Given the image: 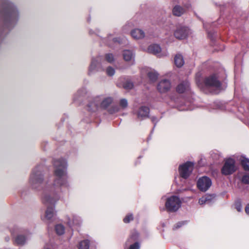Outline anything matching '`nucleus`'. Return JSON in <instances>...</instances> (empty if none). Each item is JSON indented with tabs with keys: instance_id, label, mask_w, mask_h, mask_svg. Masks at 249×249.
<instances>
[{
	"instance_id": "a19ab883",
	"label": "nucleus",
	"mask_w": 249,
	"mask_h": 249,
	"mask_svg": "<svg viewBox=\"0 0 249 249\" xmlns=\"http://www.w3.org/2000/svg\"><path fill=\"white\" fill-rule=\"evenodd\" d=\"M236 209L238 211V212H240L242 210V207L241 206L239 205V206H237L236 207Z\"/></svg>"
},
{
	"instance_id": "423d86ee",
	"label": "nucleus",
	"mask_w": 249,
	"mask_h": 249,
	"mask_svg": "<svg viewBox=\"0 0 249 249\" xmlns=\"http://www.w3.org/2000/svg\"><path fill=\"white\" fill-rule=\"evenodd\" d=\"M191 34V32L188 28L179 25L177 27L174 32V36L178 39H183L186 38Z\"/></svg>"
},
{
	"instance_id": "7ed1b4c3",
	"label": "nucleus",
	"mask_w": 249,
	"mask_h": 249,
	"mask_svg": "<svg viewBox=\"0 0 249 249\" xmlns=\"http://www.w3.org/2000/svg\"><path fill=\"white\" fill-rule=\"evenodd\" d=\"M147 51L158 57H162L167 56L168 53L166 50H162L158 44H152L148 46Z\"/></svg>"
},
{
	"instance_id": "a211bd4d",
	"label": "nucleus",
	"mask_w": 249,
	"mask_h": 249,
	"mask_svg": "<svg viewBox=\"0 0 249 249\" xmlns=\"http://www.w3.org/2000/svg\"><path fill=\"white\" fill-rule=\"evenodd\" d=\"M81 223V218L76 215H72L71 217L69 218L68 221V224L70 227H72L75 225H78Z\"/></svg>"
},
{
	"instance_id": "7c9ffc66",
	"label": "nucleus",
	"mask_w": 249,
	"mask_h": 249,
	"mask_svg": "<svg viewBox=\"0 0 249 249\" xmlns=\"http://www.w3.org/2000/svg\"><path fill=\"white\" fill-rule=\"evenodd\" d=\"M120 106L122 109L126 108L128 106V102L125 99H122L120 101Z\"/></svg>"
},
{
	"instance_id": "f8f14e48",
	"label": "nucleus",
	"mask_w": 249,
	"mask_h": 249,
	"mask_svg": "<svg viewBox=\"0 0 249 249\" xmlns=\"http://www.w3.org/2000/svg\"><path fill=\"white\" fill-rule=\"evenodd\" d=\"M149 114V108L145 106L140 107L136 112L137 118L140 120H142L148 118Z\"/></svg>"
},
{
	"instance_id": "f704fd0d",
	"label": "nucleus",
	"mask_w": 249,
	"mask_h": 249,
	"mask_svg": "<svg viewBox=\"0 0 249 249\" xmlns=\"http://www.w3.org/2000/svg\"><path fill=\"white\" fill-rule=\"evenodd\" d=\"M133 217L132 214L127 215L124 219V221L125 223H129L130 221L132 220Z\"/></svg>"
},
{
	"instance_id": "9d476101",
	"label": "nucleus",
	"mask_w": 249,
	"mask_h": 249,
	"mask_svg": "<svg viewBox=\"0 0 249 249\" xmlns=\"http://www.w3.org/2000/svg\"><path fill=\"white\" fill-rule=\"evenodd\" d=\"M171 88V83L170 80L166 79L161 80L157 85V89L160 93H166Z\"/></svg>"
},
{
	"instance_id": "4be33fe9",
	"label": "nucleus",
	"mask_w": 249,
	"mask_h": 249,
	"mask_svg": "<svg viewBox=\"0 0 249 249\" xmlns=\"http://www.w3.org/2000/svg\"><path fill=\"white\" fill-rule=\"evenodd\" d=\"M100 60V58L99 57L94 58L92 60L89 68V74H92L94 72V71L96 70L97 65L99 64Z\"/></svg>"
},
{
	"instance_id": "a878e982",
	"label": "nucleus",
	"mask_w": 249,
	"mask_h": 249,
	"mask_svg": "<svg viewBox=\"0 0 249 249\" xmlns=\"http://www.w3.org/2000/svg\"><path fill=\"white\" fill-rule=\"evenodd\" d=\"M241 162L245 170L249 171V160L244 157L242 158Z\"/></svg>"
},
{
	"instance_id": "2eb2a0df",
	"label": "nucleus",
	"mask_w": 249,
	"mask_h": 249,
	"mask_svg": "<svg viewBox=\"0 0 249 249\" xmlns=\"http://www.w3.org/2000/svg\"><path fill=\"white\" fill-rule=\"evenodd\" d=\"M55 215L54 207L53 206H48L45 211L43 220L48 221L52 219Z\"/></svg>"
},
{
	"instance_id": "f257e3e1",
	"label": "nucleus",
	"mask_w": 249,
	"mask_h": 249,
	"mask_svg": "<svg viewBox=\"0 0 249 249\" xmlns=\"http://www.w3.org/2000/svg\"><path fill=\"white\" fill-rule=\"evenodd\" d=\"M54 175L56 178L54 184L60 187H68L69 183L67 178V162L63 159L56 160L54 161Z\"/></svg>"
},
{
	"instance_id": "393cba45",
	"label": "nucleus",
	"mask_w": 249,
	"mask_h": 249,
	"mask_svg": "<svg viewBox=\"0 0 249 249\" xmlns=\"http://www.w3.org/2000/svg\"><path fill=\"white\" fill-rule=\"evenodd\" d=\"M27 238L22 235H19L15 239V242L18 245H23L26 241Z\"/></svg>"
},
{
	"instance_id": "473e14b6",
	"label": "nucleus",
	"mask_w": 249,
	"mask_h": 249,
	"mask_svg": "<svg viewBox=\"0 0 249 249\" xmlns=\"http://www.w3.org/2000/svg\"><path fill=\"white\" fill-rule=\"evenodd\" d=\"M106 73L107 75L111 76L115 73V70L111 67H108L106 70Z\"/></svg>"
},
{
	"instance_id": "58836bf2",
	"label": "nucleus",
	"mask_w": 249,
	"mask_h": 249,
	"mask_svg": "<svg viewBox=\"0 0 249 249\" xmlns=\"http://www.w3.org/2000/svg\"><path fill=\"white\" fill-rule=\"evenodd\" d=\"M245 212L246 213L249 215V204H248L245 208Z\"/></svg>"
},
{
	"instance_id": "f03ea898",
	"label": "nucleus",
	"mask_w": 249,
	"mask_h": 249,
	"mask_svg": "<svg viewBox=\"0 0 249 249\" xmlns=\"http://www.w3.org/2000/svg\"><path fill=\"white\" fill-rule=\"evenodd\" d=\"M181 201L179 198L176 196H172L168 197L165 203V207L168 211L175 212L180 207Z\"/></svg>"
},
{
	"instance_id": "4c0bfd02",
	"label": "nucleus",
	"mask_w": 249,
	"mask_h": 249,
	"mask_svg": "<svg viewBox=\"0 0 249 249\" xmlns=\"http://www.w3.org/2000/svg\"><path fill=\"white\" fill-rule=\"evenodd\" d=\"M138 236V234L137 232H135L134 235H132L131 236V238H132L134 240L137 239Z\"/></svg>"
},
{
	"instance_id": "f3484780",
	"label": "nucleus",
	"mask_w": 249,
	"mask_h": 249,
	"mask_svg": "<svg viewBox=\"0 0 249 249\" xmlns=\"http://www.w3.org/2000/svg\"><path fill=\"white\" fill-rule=\"evenodd\" d=\"M131 35L132 37L135 39H141L144 37L145 34L144 32L141 29H135L131 32Z\"/></svg>"
},
{
	"instance_id": "6ab92c4d",
	"label": "nucleus",
	"mask_w": 249,
	"mask_h": 249,
	"mask_svg": "<svg viewBox=\"0 0 249 249\" xmlns=\"http://www.w3.org/2000/svg\"><path fill=\"white\" fill-rule=\"evenodd\" d=\"M124 59L125 61L130 62L132 63L134 61V56L132 52L129 50H125L123 53Z\"/></svg>"
},
{
	"instance_id": "bb28decb",
	"label": "nucleus",
	"mask_w": 249,
	"mask_h": 249,
	"mask_svg": "<svg viewBox=\"0 0 249 249\" xmlns=\"http://www.w3.org/2000/svg\"><path fill=\"white\" fill-rule=\"evenodd\" d=\"M55 230L58 235H62L64 233L65 228L62 224H57L55 226Z\"/></svg>"
},
{
	"instance_id": "ea45409f",
	"label": "nucleus",
	"mask_w": 249,
	"mask_h": 249,
	"mask_svg": "<svg viewBox=\"0 0 249 249\" xmlns=\"http://www.w3.org/2000/svg\"><path fill=\"white\" fill-rule=\"evenodd\" d=\"M184 6L186 9H189L191 7V4L190 3L184 4Z\"/></svg>"
},
{
	"instance_id": "5701e85b",
	"label": "nucleus",
	"mask_w": 249,
	"mask_h": 249,
	"mask_svg": "<svg viewBox=\"0 0 249 249\" xmlns=\"http://www.w3.org/2000/svg\"><path fill=\"white\" fill-rule=\"evenodd\" d=\"M174 62L177 67H182L184 64L183 56L180 54H176L174 57Z\"/></svg>"
},
{
	"instance_id": "e433bc0d",
	"label": "nucleus",
	"mask_w": 249,
	"mask_h": 249,
	"mask_svg": "<svg viewBox=\"0 0 249 249\" xmlns=\"http://www.w3.org/2000/svg\"><path fill=\"white\" fill-rule=\"evenodd\" d=\"M139 244L138 243H136L133 245H131L129 249H139Z\"/></svg>"
},
{
	"instance_id": "cd10ccee",
	"label": "nucleus",
	"mask_w": 249,
	"mask_h": 249,
	"mask_svg": "<svg viewBox=\"0 0 249 249\" xmlns=\"http://www.w3.org/2000/svg\"><path fill=\"white\" fill-rule=\"evenodd\" d=\"M78 248L79 249H89V241L88 240L81 241L78 244Z\"/></svg>"
},
{
	"instance_id": "20e7f679",
	"label": "nucleus",
	"mask_w": 249,
	"mask_h": 249,
	"mask_svg": "<svg viewBox=\"0 0 249 249\" xmlns=\"http://www.w3.org/2000/svg\"><path fill=\"white\" fill-rule=\"evenodd\" d=\"M236 170L235 161L232 159H229L225 161L221 172L223 175H228L232 174Z\"/></svg>"
},
{
	"instance_id": "72a5a7b5",
	"label": "nucleus",
	"mask_w": 249,
	"mask_h": 249,
	"mask_svg": "<svg viewBox=\"0 0 249 249\" xmlns=\"http://www.w3.org/2000/svg\"><path fill=\"white\" fill-rule=\"evenodd\" d=\"M242 182L245 184H249V175L245 174L244 175L241 179Z\"/></svg>"
},
{
	"instance_id": "9b49d317",
	"label": "nucleus",
	"mask_w": 249,
	"mask_h": 249,
	"mask_svg": "<svg viewBox=\"0 0 249 249\" xmlns=\"http://www.w3.org/2000/svg\"><path fill=\"white\" fill-rule=\"evenodd\" d=\"M43 180V177L41 172L33 171L30 178V182L33 186L36 187V185L41 183Z\"/></svg>"
},
{
	"instance_id": "6e6552de",
	"label": "nucleus",
	"mask_w": 249,
	"mask_h": 249,
	"mask_svg": "<svg viewBox=\"0 0 249 249\" xmlns=\"http://www.w3.org/2000/svg\"><path fill=\"white\" fill-rule=\"evenodd\" d=\"M197 187L201 191H206L212 185V181L207 177H203L197 181Z\"/></svg>"
},
{
	"instance_id": "dca6fc26",
	"label": "nucleus",
	"mask_w": 249,
	"mask_h": 249,
	"mask_svg": "<svg viewBox=\"0 0 249 249\" xmlns=\"http://www.w3.org/2000/svg\"><path fill=\"white\" fill-rule=\"evenodd\" d=\"M214 199V195H206L199 199L198 203L200 205L208 204L213 202Z\"/></svg>"
},
{
	"instance_id": "412c9836",
	"label": "nucleus",
	"mask_w": 249,
	"mask_h": 249,
	"mask_svg": "<svg viewBox=\"0 0 249 249\" xmlns=\"http://www.w3.org/2000/svg\"><path fill=\"white\" fill-rule=\"evenodd\" d=\"M189 89V83L187 82H184L180 84L177 88V90L179 93H183Z\"/></svg>"
},
{
	"instance_id": "c85d7f7f",
	"label": "nucleus",
	"mask_w": 249,
	"mask_h": 249,
	"mask_svg": "<svg viewBox=\"0 0 249 249\" xmlns=\"http://www.w3.org/2000/svg\"><path fill=\"white\" fill-rule=\"evenodd\" d=\"M148 76L150 80L152 81H155L158 78V74L155 71H151L148 73Z\"/></svg>"
},
{
	"instance_id": "b1692460",
	"label": "nucleus",
	"mask_w": 249,
	"mask_h": 249,
	"mask_svg": "<svg viewBox=\"0 0 249 249\" xmlns=\"http://www.w3.org/2000/svg\"><path fill=\"white\" fill-rule=\"evenodd\" d=\"M113 99L112 97H107L105 98L102 101L100 102L101 107L103 108H107L113 102Z\"/></svg>"
},
{
	"instance_id": "79ce46f5",
	"label": "nucleus",
	"mask_w": 249,
	"mask_h": 249,
	"mask_svg": "<svg viewBox=\"0 0 249 249\" xmlns=\"http://www.w3.org/2000/svg\"><path fill=\"white\" fill-rule=\"evenodd\" d=\"M113 40L114 42L118 41V40L116 38H113Z\"/></svg>"
},
{
	"instance_id": "c756f323",
	"label": "nucleus",
	"mask_w": 249,
	"mask_h": 249,
	"mask_svg": "<svg viewBox=\"0 0 249 249\" xmlns=\"http://www.w3.org/2000/svg\"><path fill=\"white\" fill-rule=\"evenodd\" d=\"M133 83L130 81H126L123 85L124 88L126 89H131L133 88Z\"/></svg>"
},
{
	"instance_id": "39448f33",
	"label": "nucleus",
	"mask_w": 249,
	"mask_h": 249,
	"mask_svg": "<svg viewBox=\"0 0 249 249\" xmlns=\"http://www.w3.org/2000/svg\"><path fill=\"white\" fill-rule=\"evenodd\" d=\"M18 18V14L16 10H12L8 12L4 17V22L8 27L14 25Z\"/></svg>"
},
{
	"instance_id": "4468645a",
	"label": "nucleus",
	"mask_w": 249,
	"mask_h": 249,
	"mask_svg": "<svg viewBox=\"0 0 249 249\" xmlns=\"http://www.w3.org/2000/svg\"><path fill=\"white\" fill-rule=\"evenodd\" d=\"M99 105H100V98L98 97H96L89 104L88 109L90 111H95L98 109Z\"/></svg>"
},
{
	"instance_id": "ddd939ff",
	"label": "nucleus",
	"mask_w": 249,
	"mask_h": 249,
	"mask_svg": "<svg viewBox=\"0 0 249 249\" xmlns=\"http://www.w3.org/2000/svg\"><path fill=\"white\" fill-rule=\"evenodd\" d=\"M59 199V196L58 195L46 194L43 198V202L46 205H53Z\"/></svg>"
},
{
	"instance_id": "0eeeda50",
	"label": "nucleus",
	"mask_w": 249,
	"mask_h": 249,
	"mask_svg": "<svg viewBox=\"0 0 249 249\" xmlns=\"http://www.w3.org/2000/svg\"><path fill=\"white\" fill-rule=\"evenodd\" d=\"M194 164L192 162H187L179 167V172L181 177L186 178L189 177L193 169Z\"/></svg>"
},
{
	"instance_id": "c9c22d12",
	"label": "nucleus",
	"mask_w": 249,
	"mask_h": 249,
	"mask_svg": "<svg viewBox=\"0 0 249 249\" xmlns=\"http://www.w3.org/2000/svg\"><path fill=\"white\" fill-rule=\"evenodd\" d=\"M119 107H113L112 108L109 110V112L110 113H114L115 112H118L119 111Z\"/></svg>"
},
{
	"instance_id": "1a4fd4ad",
	"label": "nucleus",
	"mask_w": 249,
	"mask_h": 249,
	"mask_svg": "<svg viewBox=\"0 0 249 249\" xmlns=\"http://www.w3.org/2000/svg\"><path fill=\"white\" fill-rule=\"evenodd\" d=\"M220 85L215 75L207 77L205 80V86L206 88L217 89L220 88Z\"/></svg>"
},
{
	"instance_id": "2f4dec72",
	"label": "nucleus",
	"mask_w": 249,
	"mask_h": 249,
	"mask_svg": "<svg viewBox=\"0 0 249 249\" xmlns=\"http://www.w3.org/2000/svg\"><path fill=\"white\" fill-rule=\"evenodd\" d=\"M105 59L109 63H112L114 60V56L112 53H107L105 55Z\"/></svg>"
},
{
	"instance_id": "aec40b11",
	"label": "nucleus",
	"mask_w": 249,
	"mask_h": 249,
	"mask_svg": "<svg viewBox=\"0 0 249 249\" xmlns=\"http://www.w3.org/2000/svg\"><path fill=\"white\" fill-rule=\"evenodd\" d=\"M185 12V9L180 5H176L172 10L173 14L177 17L181 16Z\"/></svg>"
}]
</instances>
